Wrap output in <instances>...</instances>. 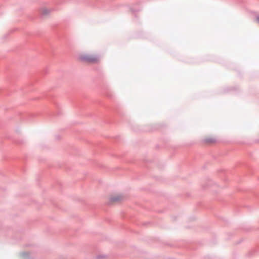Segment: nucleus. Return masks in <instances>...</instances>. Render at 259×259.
Wrapping results in <instances>:
<instances>
[{"label": "nucleus", "mask_w": 259, "mask_h": 259, "mask_svg": "<svg viewBox=\"0 0 259 259\" xmlns=\"http://www.w3.org/2000/svg\"><path fill=\"white\" fill-rule=\"evenodd\" d=\"M78 60L84 63L95 64L99 62L100 59L99 56L94 54H80Z\"/></svg>", "instance_id": "1"}, {"label": "nucleus", "mask_w": 259, "mask_h": 259, "mask_svg": "<svg viewBox=\"0 0 259 259\" xmlns=\"http://www.w3.org/2000/svg\"><path fill=\"white\" fill-rule=\"evenodd\" d=\"M122 199V196L120 195H114L111 196L109 198V201L111 203H114L118 202L121 200Z\"/></svg>", "instance_id": "2"}, {"label": "nucleus", "mask_w": 259, "mask_h": 259, "mask_svg": "<svg viewBox=\"0 0 259 259\" xmlns=\"http://www.w3.org/2000/svg\"><path fill=\"white\" fill-rule=\"evenodd\" d=\"M256 20L259 23V17H257Z\"/></svg>", "instance_id": "3"}]
</instances>
